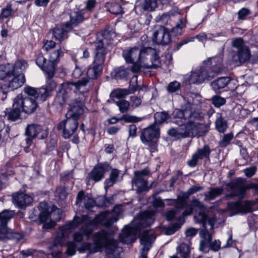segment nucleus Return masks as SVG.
Returning <instances> with one entry per match:
<instances>
[{
    "label": "nucleus",
    "instance_id": "8",
    "mask_svg": "<svg viewBox=\"0 0 258 258\" xmlns=\"http://www.w3.org/2000/svg\"><path fill=\"white\" fill-rule=\"evenodd\" d=\"M28 64L24 60L16 61L11 73V77L7 79L8 87L11 90L17 89L21 87L25 82L23 72L26 69Z\"/></svg>",
    "mask_w": 258,
    "mask_h": 258
},
{
    "label": "nucleus",
    "instance_id": "51",
    "mask_svg": "<svg viewBox=\"0 0 258 258\" xmlns=\"http://www.w3.org/2000/svg\"><path fill=\"white\" fill-rule=\"evenodd\" d=\"M233 138V135L232 133H228L224 135L222 139L219 142V145L221 147H225L227 146L230 141Z\"/></svg>",
    "mask_w": 258,
    "mask_h": 258
},
{
    "label": "nucleus",
    "instance_id": "4",
    "mask_svg": "<svg viewBox=\"0 0 258 258\" xmlns=\"http://www.w3.org/2000/svg\"><path fill=\"white\" fill-rule=\"evenodd\" d=\"M155 211H146L141 214L139 219L134 221L135 226H126L120 235V241L124 243L133 242L139 231L146 226L151 225L155 220Z\"/></svg>",
    "mask_w": 258,
    "mask_h": 258
},
{
    "label": "nucleus",
    "instance_id": "11",
    "mask_svg": "<svg viewBox=\"0 0 258 258\" xmlns=\"http://www.w3.org/2000/svg\"><path fill=\"white\" fill-rule=\"evenodd\" d=\"M228 186L231 189V196H238L243 198L246 190L254 189L258 191V184H246V181L242 178H237L231 181L228 184Z\"/></svg>",
    "mask_w": 258,
    "mask_h": 258
},
{
    "label": "nucleus",
    "instance_id": "57",
    "mask_svg": "<svg viewBox=\"0 0 258 258\" xmlns=\"http://www.w3.org/2000/svg\"><path fill=\"white\" fill-rule=\"evenodd\" d=\"M13 13V10H12L11 6L10 5H8L5 8L2 9L0 15V18L2 19L7 18L12 15Z\"/></svg>",
    "mask_w": 258,
    "mask_h": 258
},
{
    "label": "nucleus",
    "instance_id": "42",
    "mask_svg": "<svg viewBox=\"0 0 258 258\" xmlns=\"http://www.w3.org/2000/svg\"><path fill=\"white\" fill-rule=\"evenodd\" d=\"M215 125L217 130L220 133H224L227 128V121L221 115L217 117Z\"/></svg>",
    "mask_w": 258,
    "mask_h": 258
},
{
    "label": "nucleus",
    "instance_id": "49",
    "mask_svg": "<svg viewBox=\"0 0 258 258\" xmlns=\"http://www.w3.org/2000/svg\"><path fill=\"white\" fill-rule=\"evenodd\" d=\"M127 95H128V92L126 89H117L112 91L110 96L112 98L120 99L124 98Z\"/></svg>",
    "mask_w": 258,
    "mask_h": 258
},
{
    "label": "nucleus",
    "instance_id": "53",
    "mask_svg": "<svg viewBox=\"0 0 258 258\" xmlns=\"http://www.w3.org/2000/svg\"><path fill=\"white\" fill-rule=\"evenodd\" d=\"M89 195H85L84 192L83 190L80 191L77 195L76 204L80 206L82 205H85V203L87 201L86 198H89Z\"/></svg>",
    "mask_w": 258,
    "mask_h": 258
},
{
    "label": "nucleus",
    "instance_id": "63",
    "mask_svg": "<svg viewBox=\"0 0 258 258\" xmlns=\"http://www.w3.org/2000/svg\"><path fill=\"white\" fill-rule=\"evenodd\" d=\"M257 168L255 166H251L250 167L245 169L243 172L245 175L248 177H251L256 172Z\"/></svg>",
    "mask_w": 258,
    "mask_h": 258
},
{
    "label": "nucleus",
    "instance_id": "61",
    "mask_svg": "<svg viewBox=\"0 0 258 258\" xmlns=\"http://www.w3.org/2000/svg\"><path fill=\"white\" fill-rule=\"evenodd\" d=\"M24 91L29 96L31 97L30 98H33L35 100L37 98V90L36 89L31 87H27L25 88Z\"/></svg>",
    "mask_w": 258,
    "mask_h": 258
},
{
    "label": "nucleus",
    "instance_id": "30",
    "mask_svg": "<svg viewBox=\"0 0 258 258\" xmlns=\"http://www.w3.org/2000/svg\"><path fill=\"white\" fill-rule=\"evenodd\" d=\"M89 15V14H87L83 11H77L70 16V22L68 23L72 26L73 28L80 23H82L85 19H88Z\"/></svg>",
    "mask_w": 258,
    "mask_h": 258
},
{
    "label": "nucleus",
    "instance_id": "22",
    "mask_svg": "<svg viewBox=\"0 0 258 258\" xmlns=\"http://www.w3.org/2000/svg\"><path fill=\"white\" fill-rule=\"evenodd\" d=\"M13 216L14 213L8 210H4L0 213V240L4 239L8 232L7 223Z\"/></svg>",
    "mask_w": 258,
    "mask_h": 258
},
{
    "label": "nucleus",
    "instance_id": "47",
    "mask_svg": "<svg viewBox=\"0 0 258 258\" xmlns=\"http://www.w3.org/2000/svg\"><path fill=\"white\" fill-rule=\"evenodd\" d=\"M169 117V114L166 112H158L154 115L155 121L158 123H162L165 122Z\"/></svg>",
    "mask_w": 258,
    "mask_h": 258
},
{
    "label": "nucleus",
    "instance_id": "40",
    "mask_svg": "<svg viewBox=\"0 0 258 258\" xmlns=\"http://www.w3.org/2000/svg\"><path fill=\"white\" fill-rule=\"evenodd\" d=\"M63 55V52L61 49L59 48L51 52L50 54L48 61L49 64H53V67L55 69V66L59 59V58Z\"/></svg>",
    "mask_w": 258,
    "mask_h": 258
},
{
    "label": "nucleus",
    "instance_id": "48",
    "mask_svg": "<svg viewBox=\"0 0 258 258\" xmlns=\"http://www.w3.org/2000/svg\"><path fill=\"white\" fill-rule=\"evenodd\" d=\"M49 95H50V92L46 87H42L37 90V99L40 101H44Z\"/></svg>",
    "mask_w": 258,
    "mask_h": 258
},
{
    "label": "nucleus",
    "instance_id": "58",
    "mask_svg": "<svg viewBox=\"0 0 258 258\" xmlns=\"http://www.w3.org/2000/svg\"><path fill=\"white\" fill-rule=\"evenodd\" d=\"M233 112L238 119H240L243 118L245 110L240 105H237L233 108Z\"/></svg>",
    "mask_w": 258,
    "mask_h": 258
},
{
    "label": "nucleus",
    "instance_id": "20",
    "mask_svg": "<svg viewBox=\"0 0 258 258\" xmlns=\"http://www.w3.org/2000/svg\"><path fill=\"white\" fill-rule=\"evenodd\" d=\"M110 169L111 167L107 163H99L90 173L89 176L96 182L100 181L104 177V174Z\"/></svg>",
    "mask_w": 258,
    "mask_h": 258
},
{
    "label": "nucleus",
    "instance_id": "2",
    "mask_svg": "<svg viewBox=\"0 0 258 258\" xmlns=\"http://www.w3.org/2000/svg\"><path fill=\"white\" fill-rule=\"evenodd\" d=\"M93 240L94 244L84 242L82 245V248L84 250H88L91 253H95L105 247L106 258H117L119 256L120 249L117 245V242L106 231L102 230L95 233Z\"/></svg>",
    "mask_w": 258,
    "mask_h": 258
},
{
    "label": "nucleus",
    "instance_id": "43",
    "mask_svg": "<svg viewBox=\"0 0 258 258\" xmlns=\"http://www.w3.org/2000/svg\"><path fill=\"white\" fill-rule=\"evenodd\" d=\"M177 250L182 257L189 258L190 249L187 244L181 243L177 247Z\"/></svg>",
    "mask_w": 258,
    "mask_h": 258
},
{
    "label": "nucleus",
    "instance_id": "44",
    "mask_svg": "<svg viewBox=\"0 0 258 258\" xmlns=\"http://www.w3.org/2000/svg\"><path fill=\"white\" fill-rule=\"evenodd\" d=\"M211 149L209 146L205 145L203 148L199 149L195 153L200 159L209 158L211 153Z\"/></svg>",
    "mask_w": 258,
    "mask_h": 258
},
{
    "label": "nucleus",
    "instance_id": "26",
    "mask_svg": "<svg viewBox=\"0 0 258 258\" xmlns=\"http://www.w3.org/2000/svg\"><path fill=\"white\" fill-rule=\"evenodd\" d=\"M72 29V26L67 22L63 26H56L52 30L55 39L60 41L67 38V33Z\"/></svg>",
    "mask_w": 258,
    "mask_h": 258
},
{
    "label": "nucleus",
    "instance_id": "16",
    "mask_svg": "<svg viewBox=\"0 0 258 258\" xmlns=\"http://www.w3.org/2000/svg\"><path fill=\"white\" fill-rule=\"evenodd\" d=\"M216 222V218L214 216L212 217V218L209 219L208 220V228L209 229V231L210 235V239L209 240H208V244L207 245V247L206 249H201V242L203 241H204L206 240V238L204 237H203L202 235L200 234V236L201 238L203 239L200 241V250L204 252H207L208 251L209 247H210L211 249H212L214 251H218L220 248V242L219 240H215L213 242H211L212 240V235L213 234V229L214 228V224Z\"/></svg>",
    "mask_w": 258,
    "mask_h": 258
},
{
    "label": "nucleus",
    "instance_id": "45",
    "mask_svg": "<svg viewBox=\"0 0 258 258\" xmlns=\"http://www.w3.org/2000/svg\"><path fill=\"white\" fill-rule=\"evenodd\" d=\"M166 201H168L169 203H168V205H176V209L169 211L167 212L166 214V219L168 220H173L177 213L178 212V211L179 209H182V208H180L179 207H178L177 204H173V202H172V200H169V199H166Z\"/></svg>",
    "mask_w": 258,
    "mask_h": 258
},
{
    "label": "nucleus",
    "instance_id": "41",
    "mask_svg": "<svg viewBox=\"0 0 258 258\" xmlns=\"http://www.w3.org/2000/svg\"><path fill=\"white\" fill-rule=\"evenodd\" d=\"M108 11L110 13L117 15L123 13L122 8L121 6L115 3H110L107 6Z\"/></svg>",
    "mask_w": 258,
    "mask_h": 258
},
{
    "label": "nucleus",
    "instance_id": "35",
    "mask_svg": "<svg viewBox=\"0 0 258 258\" xmlns=\"http://www.w3.org/2000/svg\"><path fill=\"white\" fill-rule=\"evenodd\" d=\"M102 66H98L94 63L89 67L87 72V77L90 79H95L102 73Z\"/></svg>",
    "mask_w": 258,
    "mask_h": 258
},
{
    "label": "nucleus",
    "instance_id": "27",
    "mask_svg": "<svg viewBox=\"0 0 258 258\" xmlns=\"http://www.w3.org/2000/svg\"><path fill=\"white\" fill-rule=\"evenodd\" d=\"M95 48V57L93 63L96 64L98 66H102L104 63L105 55L106 54L105 48L103 46V43L102 41H98L96 44Z\"/></svg>",
    "mask_w": 258,
    "mask_h": 258
},
{
    "label": "nucleus",
    "instance_id": "28",
    "mask_svg": "<svg viewBox=\"0 0 258 258\" xmlns=\"http://www.w3.org/2000/svg\"><path fill=\"white\" fill-rule=\"evenodd\" d=\"M250 57V52L248 48L242 47L238 49L236 54L233 57V60L236 63L242 64L248 61Z\"/></svg>",
    "mask_w": 258,
    "mask_h": 258
},
{
    "label": "nucleus",
    "instance_id": "5",
    "mask_svg": "<svg viewBox=\"0 0 258 258\" xmlns=\"http://www.w3.org/2000/svg\"><path fill=\"white\" fill-rule=\"evenodd\" d=\"M220 60V57L209 58L205 60L202 66L191 71L187 79L189 83L199 85L212 79L217 74V72L212 69L210 65Z\"/></svg>",
    "mask_w": 258,
    "mask_h": 258
},
{
    "label": "nucleus",
    "instance_id": "36",
    "mask_svg": "<svg viewBox=\"0 0 258 258\" xmlns=\"http://www.w3.org/2000/svg\"><path fill=\"white\" fill-rule=\"evenodd\" d=\"M141 120L142 118L140 117L134 115H131L129 114H125L119 118L115 117L112 118L109 120V122L111 124H113L120 120H123L125 122L128 123L137 122L141 121Z\"/></svg>",
    "mask_w": 258,
    "mask_h": 258
},
{
    "label": "nucleus",
    "instance_id": "55",
    "mask_svg": "<svg viewBox=\"0 0 258 258\" xmlns=\"http://www.w3.org/2000/svg\"><path fill=\"white\" fill-rule=\"evenodd\" d=\"M185 26V21L183 19H180L179 22L173 27L172 31L176 35L180 34L181 30Z\"/></svg>",
    "mask_w": 258,
    "mask_h": 258
},
{
    "label": "nucleus",
    "instance_id": "62",
    "mask_svg": "<svg viewBox=\"0 0 258 258\" xmlns=\"http://www.w3.org/2000/svg\"><path fill=\"white\" fill-rule=\"evenodd\" d=\"M45 75L47 79V85L45 87L51 93L53 90H54L56 88V84L54 81L51 80L52 78H48L47 77V75Z\"/></svg>",
    "mask_w": 258,
    "mask_h": 258
},
{
    "label": "nucleus",
    "instance_id": "46",
    "mask_svg": "<svg viewBox=\"0 0 258 258\" xmlns=\"http://www.w3.org/2000/svg\"><path fill=\"white\" fill-rule=\"evenodd\" d=\"M69 94H66L63 90H60L57 93L55 99V101L60 105L64 104L69 98Z\"/></svg>",
    "mask_w": 258,
    "mask_h": 258
},
{
    "label": "nucleus",
    "instance_id": "32",
    "mask_svg": "<svg viewBox=\"0 0 258 258\" xmlns=\"http://www.w3.org/2000/svg\"><path fill=\"white\" fill-rule=\"evenodd\" d=\"M42 128L40 125L32 124L28 125L26 128V134L29 136L26 140L27 143L31 142L33 138H35L41 131Z\"/></svg>",
    "mask_w": 258,
    "mask_h": 258
},
{
    "label": "nucleus",
    "instance_id": "1",
    "mask_svg": "<svg viewBox=\"0 0 258 258\" xmlns=\"http://www.w3.org/2000/svg\"><path fill=\"white\" fill-rule=\"evenodd\" d=\"M117 220L118 218L114 216L113 213L108 212L101 213L94 219H91L86 215H83L81 217L75 216L72 221L60 227L59 232L54 240V246L62 245L64 237L71 232V230L75 229L81 224H82L83 226L80 231L74 233L73 236V240L76 242H82L84 237L87 240L89 239L93 233V227L96 226L98 224L109 226Z\"/></svg>",
    "mask_w": 258,
    "mask_h": 258
},
{
    "label": "nucleus",
    "instance_id": "14",
    "mask_svg": "<svg viewBox=\"0 0 258 258\" xmlns=\"http://www.w3.org/2000/svg\"><path fill=\"white\" fill-rule=\"evenodd\" d=\"M149 173L150 170L147 168L134 172L135 177L133 179L132 182L137 187V190L138 192H142L148 189L147 181L145 177Z\"/></svg>",
    "mask_w": 258,
    "mask_h": 258
},
{
    "label": "nucleus",
    "instance_id": "37",
    "mask_svg": "<svg viewBox=\"0 0 258 258\" xmlns=\"http://www.w3.org/2000/svg\"><path fill=\"white\" fill-rule=\"evenodd\" d=\"M14 65L7 63L0 65V80H6L11 77V73L13 69Z\"/></svg>",
    "mask_w": 258,
    "mask_h": 258
},
{
    "label": "nucleus",
    "instance_id": "21",
    "mask_svg": "<svg viewBox=\"0 0 258 258\" xmlns=\"http://www.w3.org/2000/svg\"><path fill=\"white\" fill-rule=\"evenodd\" d=\"M210 122L208 121L207 122H205L203 120V118L199 113V118L197 121L193 123H189V125L186 129V132H190V131H196L199 132L201 135L206 134L210 127Z\"/></svg>",
    "mask_w": 258,
    "mask_h": 258
},
{
    "label": "nucleus",
    "instance_id": "9",
    "mask_svg": "<svg viewBox=\"0 0 258 258\" xmlns=\"http://www.w3.org/2000/svg\"><path fill=\"white\" fill-rule=\"evenodd\" d=\"M143 68L156 69L161 66V61L157 51L151 47L141 49L139 62Z\"/></svg>",
    "mask_w": 258,
    "mask_h": 258
},
{
    "label": "nucleus",
    "instance_id": "7",
    "mask_svg": "<svg viewBox=\"0 0 258 258\" xmlns=\"http://www.w3.org/2000/svg\"><path fill=\"white\" fill-rule=\"evenodd\" d=\"M38 208L40 211L39 220L41 222L44 223L43 228L44 229H50L53 227L56 222L61 219V210L55 206H53L51 212H49L47 204L45 203H41Z\"/></svg>",
    "mask_w": 258,
    "mask_h": 258
},
{
    "label": "nucleus",
    "instance_id": "31",
    "mask_svg": "<svg viewBox=\"0 0 258 258\" xmlns=\"http://www.w3.org/2000/svg\"><path fill=\"white\" fill-rule=\"evenodd\" d=\"M230 81L231 79L229 77H220L212 82L210 85L212 89L217 92L220 89L226 87Z\"/></svg>",
    "mask_w": 258,
    "mask_h": 258
},
{
    "label": "nucleus",
    "instance_id": "50",
    "mask_svg": "<svg viewBox=\"0 0 258 258\" xmlns=\"http://www.w3.org/2000/svg\"><path fill=\"white\" fill-rule=\"evenodd\" d=\"M115 36V34L113 32H110L107 31H104L102 33L103 39L99 41H102L103 45L105 44H110L112 43L113 38Z\"/></svg>",
    "mask_w": 258,
    "mask_h": 258
},
{
    "label": "nucleus",
    "instance_id": "33",
    "mask_svg": "<svg viewBox=\"0 0 258 258\" xmlns=\"http://www.w3.org/2000/svg\"><path fill=\"white\" fill-rule=\"evenodd\" d=\"M16 101L15 99H14L13 109L9 110L7 109L5 111V115L7 117L9 120L11 121H15L16 120L19 118L20 116L21 108L19 104L17 103V105L15 106Z\"/></svg>",
    "mask_w": 258,
    "mask_h": 258
},
{
    "label": "nucleus",
    "instance_id": "13",
    "mask_svg": "<svg viewBox=\"0 0 258 258\" xmlns=\"http://www.w3.org/2000/svg\"><path fill=\"white\" fill-rule=\"evenodd\" d=\"M89 82V80L87 78H83L75 83L71 82H65L62 84L60 90H63L67 94H68L69 92L73 89L75 92L78 91L84 94L89 91V88L87 87Z\"/></svg>",
    "mask_w": 258,
    "mask_h": 258
},
{
    "label": "nucleus",
    "instance_id": "3",
    "mask_svg": "<svg viewBox=\"0 0 258 258\" xmlns=\"http://www.w3.org/2000/svg\"><path fill=\"white\" fill-rule=\"evenodd\" d=\"M83 112V105L80 102L75 101L70 104L66 115V119L59 123L57 126L58 130L62 131L63 138H69L75 133L78 127V119Z\"/></svg>",
    "mask_w": 258,
    "mask_h": 258
},
{
    "label": "nucleus",
    "instance_id": "34",
    "mask_svg": "<svg viewBox=\"0 0 258 258\" xmlns=\"http://www.w3.org/2000/svg\"><path fill=\"white\" fill-rule=\"evenodd\" d=\"M119 173L120 171L117 169L111 170L109 178L106 179L104 182V187L106 190L118 181Z\"/></svg>",
    "mask_w": 258,
    "mask_h": 258
},
{
    "label": "nucleus",
    "instance_id": "12",
    "mask_svg": "<svg viewBox=\"0 0 258 258\" xmlns=\"http://www.w3.org/2000/svg\"><path fill=\"white\" fill-rule=\"evenodd\" d=\"M152 40L154 42L162 45L169 44L171 37L168 30L162 25H156L152 30Z\"/></svg>",
    "mask_w": 258,
    "mask_h": 258
},
{
    "label": "nucleus",
    "instance_id": "24",
    "mask_svg": "<svg viewBox=\"0 0 258 258\" xmlns=\"http://www.w3.org/2000/svg\"><path fill=\"white\" fill-rule=\"evenodd\" d=\"M13 199L14 203L20 208L26 207L33 201L31 196L22 192L14 194Z\"/></svg>",
    "mask_w": 258,
    "mask_h": 258
},
{
    "label": "nucleus",
    "instance_id": "19",
    "mask_svg": "<svg viewBox=\"0 0 258 258\" xmlns=\"http://www.w3.org/2000/svg\"><path fill=\"white\" fill-rule=\"evenodd\" d=\"M155 239V236L151 231L147 230L144 232L140 238L141 243L143 246L142 249V254L140 258H147V253L150 248L151 244Z\"/></svg>",
    "mask_w": 258,
    "mask_h": 258
},
{
    "label": "nucleus",
    "instance_id": "52",
    "mask_svg": "<svg viewBox=\"0 0 258 258\" xmlns=\"http://www.w3.org/2000/svg\"><path fill=\"white\" fill-rule=\"evenodd\" d=\"M212 103L216 107H220L224 105L226 103L225 98L222 97L219 95H214L211 99Z\"/></svg>",
    "mask_w": 258,
    "mask_h": 258
},
{
    "label": "nucleus",
    "instance_id": "25",
    "mask_svg": "<svg viewBox=\"0 0 258 258\" xmlns=\"http://www.w3.org/2000/svg\"><path fill=\"white\" fill-rule=\"evenodd\" d=\"M141 49L133 47L130 49L124 50L122 55L127 63L139 62Z\"/></svg>",
    "mask_w": 258,
    "mask_h": 258
},
{
    "label": "nucleus",
    "instance_id": "23",
    "mask_svg": "<svg viewBox=\"0 0 258 258\" xmlns=\"http://www.w3.org/2000/svg\"><path fill=\"white\" fill-rule=\"evenodd\" d=\"M203 188V187L200 186H192L186 192H183L181 194V195L178 196L177 199L172 200V202L173 204H177L178 207L183 208L186 204V200L190 195L202 190Z\"/></svg>",
    "mask_w": 258,
    "mask_h": 258
},
{
    "label": "nucleus",
    "instance_id": "29",
    "mask_svg": "<svg viewBox=\"0 0 258 258\" xmlns=\"http://www.w3.org/2000/svg\"><path fill=\"white\" fill-rule=\"evenodd\" d=\"M228 209L233 212L232 215L240 213H248L250 211V207L248 202L243 204L238 202H232L228 204Z\"/></svg>",
    "mask_w": 258,
    "mask_h": 258
},
{
    "label": "nucleus",
    "instance_id": "6",
    "mask_svg": "<svg viewBox=\"0 0 258 258\" xmlns=\"http://www.w3.org/2000/svg\"><path fill=\"white\" fill-rule=\"evenodd\" d=\"M193 210L199 211L198 214L195 216V219L197 223H202L203 229L200 232V234L206 240L201 242V249H206L208 240L210 239V234L208 228V220L212 217L209 218L205 213V207L204 205L198 200L194 199L190 204Z\"/></svg>",
    "mask_w": 258,
    "mask_h": 258
},
{
    "label": "nucleus",
    "instance_id": "59",
    "mask_svg": "<svg viewBox=\"0 0 258 258\" xmlns=\"http://www.w3.org/2000/svg\"><path fill=\"white\" fill-rule=\"evenodd\" d=\"M180 87V84L177 81L170 83L167 86V90L171 93L175 92L178 91Z\"/></svg>",
    "mask_w": 258,
    "mask_h": 258
},
{
    "label": "nucleus",
    "instance_id": "39",
    "mask_svg": "<svg viewBox=\"0 0 258 258\" xmlns=\"http://www.w3.org/2000/svg\"><path fill=\"white\" fill-rule=\"evenodd\" d=\"M223 191L222 187L212 188L207 193L205 194V200H213L218 197Z\"/></svg>",
    "mask_w": 258,
    "mask_h": 258
},
{
    "label": "nucleus",
    "instance_id": "38",
    "mask_svg": "<svg viewBox=\"0 0 258 258\" xmlns=\"http://www.w3.org/2000/svg\"><path fill=\"white\" fill-rule=\"evenodd\" d=\"M157 0H141L139 6L144 11H153L157 7Z\"/></svg>",
    "mask_w": 258,
    "mask_h": 258
},
{
    "label": "nucleus",
    "instance_id": "10",
    "mask_svg": "<svg viewBox=\"0 0 258 258\" xmlns=\"http://www.w3.org/2000/svg\"><path fill=\"white\" fill-rule=\"evenodd\" d=\"M173 115L174 118L181 119V123H178V125H183L185 130L189 123L197 122L199 118V113L192 111L190 104H187L183 109H175L173 112ZM175 122L178 124L177 121Z\"/></svg>",
    "mask_w": 258,
    "mask_h": 258
},
{
    "label": "nucleus",
    "instance_id": "17",
    "mask_svg": "<svg viewBox=\"0 0 258 258\" xmlns=\"http://www.w3.org/2000/svg\"><path fill=\"white\" fill-rule=\"evenodd\" d=\"M159 137V131L156 125H153L144 129L140 136L141 140L144 144L158 140Z\"/></svg>",
    "mask_w": 258,
    "mask_h": 258
},
{
    "label": "nucleus",
    "instance_id": "15",
    "mask_svg": "<svg viewBox=\"0 0 258 258\" xmlns=\"http://www.w3.org/2000/svg\"><path fill=\"white\" fill-rule=\"evenodd\" d=\"M15 99V106L19 104L21 109L26 113L30 114L33 112L37 107V103L35 99L30 97L23 98L21 95L17 96Z\"/></svg>",
    "mask_w": 258,
    "mask_h": 258
},
{
    "label": "nucleus",
    "instance_id": "60",
    "mask_svg": "<svg viewBox=\"0 0 258 258\" xmlns=\"http://www.w3.org/2000/svg\"><path fill=\"white\" fill-rule=\"evenodd\" d=\"M77 245L75 242H69L67 244V253L69 255H73L76 253Z\"/></svg>",
    "mask_w": 258,
    "mask_h": 258
},
{
    "label": "nucleus",
    "instance_id": "54",
    "mask_svg": "<svg viewBox=\"0 0 258 258\" xmlns=\"http://www.w3.org/2000/svg\"><path fill=\"white\" fill-rule=\"evenodd\" d=\"M116 104L118 107L119 111L121 113L126 112L128 110L130 105V102L124 100L116 102Z\"/></svg>",
    "mask_w": 258,
    "mask_h": 258
},
{
    "label": "nucleus",
    "instance_id": "64",
    "mask_svg": "<svg viewBox=\"0 0 258 258\" xmlns=\"http://www.w3.org/2000/svg\"><path fill=\"white\" fill-rule=\"evenodd\" d=\"M232 44L234 47L237 48L238 49L242 47H246L243 45V41L241 38L234 39L232 42Z\"/></svg>",
    "mask_w": 258,
    "mask_h": 258
},
{
    "label": "nucleus",
    "instance_id": "56",
    "mask_svg": "<svg viewBox=\"0 0 258 258\" xmlns=\"http://www.w3.org/2000/svg\"><path fill=\"white\" fill-rule=\"evenodd\" d=\"M56 192L58 194L59 199L63 200L67 198L68 188L65 186H59L56 189Z\"/></svg>",
    "mask_w": 258,
    "mask_h": 258
},
{
    "label": "nucleus",
    "instance_id": "18",
    "mask_svg": "<svg viewBox=\"0 0 258 258\" xmlns=\"http://www.w3.org/2000/svg\"><path fill=\"white\" fill-rule=\"evenodd\" d=\"M36 63L47 75L48 78H53L55 74V69L53 64H49L48 60L43 56L42 53H39L36 59Z\"/></svg>",
    "mask_w": 258,
    "mask_h": 258
}]
</instances>
